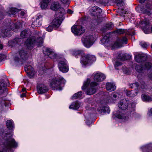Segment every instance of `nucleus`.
<instances>
[{
    "label": "nucleus",
    "instance_id": "37998d69",
    "mask_svg": "<svg viewBox=\"0 0 152 152\" xmlns=\"http://www.w3.org/2000/svg\"><path fill=\"white\" fill-rule=\"evenodd\" d=\"M127 109V112L128 113V114L129 113L130 114L132 113L133 114L135 110L134 108L132 107H128V108Z\"/></svg>",
    "mask_w": 152,
    "mask_h": 152
},
{
    "label": "nucleus",
    "instance_id": "c85d7f7f",
    "mask_svg": "<svg viewBox=\"0 0 152 152\" xmlns=\"http://www.w3.org/2000/svg\"><path fill=\"white\" fill-rule=\"evenodd\" d=\"M115 88L116 86L112 83H108L106 84V88L110 92L114 91L115 90Z\"/></svg>",
    "mask_w": 152,
    "mask_h": 152
},
{
    "label": "nucleus",
    "instance_id": "a18cd8bd",
    "mask_svg": "<svg viewBox=\"0 0 152 152\" xmlns=\"http://www.w3.org/2000/svg\"><path fill=\"white\" fill-rule=\"evenodd\" d=\"M110 0H99L100 3L105 5L107 4L109 2Z\"/></svg>",
    "mask_w": 152,
    "mask_h": 152
},
{
    "label": "nucleus",
    "instance_id": "de8ad7c7",
    "mask_svg": "<svg viewBox=\"0 0 152 152\" xmlns=\"http://www.w3.org/2000/svg\"><path fill=\"white\" fill-rule=\"evenodd\" d=\"M63 4L69 5L70 3V0H60Z\"/></svg>",
    "mask_w": 152,
    "mask_h": 152
},
{
    "label": "nucleus",
    "instance_id": "dca6fc26",
    "mask_svg": "<svg viewBox=\"0 0 152 152\" xmlns=\"http://www.w3.org/2000/svg\"><path fill=\"white\" fill-rule=\"evenodd\" d=\"M134 58L137 62L142 63L146 61L147 59V56L145 54H138L135 56Z\"/></svg>",
    "mask_w": 152,
    "mask_h": 152
},
{
    "label": "nucleus",
    "instance_id": "0eeeda50",
    "mask_svg": "<svg viewBox=\"0 0 152 152\" xmlns=\"http://www.w3.org/2000/svg\"><path fill=\"white\" fill-rule=\"evenodd\" d=\"M14 124L12 120H10V152H13V150L12 148H16L18 146V143L15 139L12 138L11 136L13 135L12 129L14 128Z\"/></svg>",
    "mask_w": 152,
    "mask_h": 152
},
{
    "label": "nucleus",
    "instance_id": "680f3d73",
    "mask_svg": "<svg viewBox=\"0 0 152 152\" xmlns=\"http://www.w3.org/2000/svg\"><path fill=\"white\" fill-rule=\"evenodd\" d=\"M25 96L26 94L24 93H23L20 95V96L21 97H25Z\"/></svg>",
    "mask_w": 152,
    "mask_h": 152
},
{
    "label": "nucleus",
    "instance_id": "cd10ccee",
    "mask_svg": "<svg viewBox=\"0 0 152 152\" xmlns=\"http://www.w3.org/2000/svg\"><path fill=\"white\" fill-rule=\"evenodd\" d=\"M115 116L118 119L124 120L127 119L128 118L125 114L119 111H117L116 114H115Z\"/></svg>",
    "mask_w": 152,
    "mask_h": 152
},
{
    "label": "nucleus",
    "instance_id": "ddd939ff",
    "mask_svg": "<svg viewBox=\"0 0 152 152\" xmlns=\"http://www.w3.org/2000/svg\"><path fill=\"white\" fill-rule=\"evenodd\" d=\"M127 39L125 37H124L122 39L118 38L114 44V46L119 48L122 46L123 43H127Z\"/></svg>",
    "mask_w": 152,
    "mask_h": 152
},
{
    "label": "nucleus",
    "instance_id": "f3484780",
    "mask_svg": "<svg viewBox=\"0 0 152 152\" xmlns=\"http://www.w3.org/2000/svg\"><path fill=\"white\" fill-rule=\"evenodd\" d=\"M38 93L39 94H42L47 92L48 89V87L43 84H39L37 86Z\"/></svg>",
    "mask_w": 152,
    "mask_h": 152
},
{
    "label": "nucleus",
    "instance_id": "2eb2a0df",
    "mask_svg": "<svg viewBox=\"0 0 152 152\" xmlns=\"http://www.w3.org/2000/svg\"><path fill=\"white\" fill-rule=\"evenodd\" d=\"M61 8L64 9L61 7V4L57 2H54L52 3L50 6V9L53 11H58L56 15H61Z\"/></svg>",
    "mask_w": 152,
    "mask_h": 152
},
{
    "label": "nucleus",
    "instance_id": "58836bf2",
    "mask_svg": "<svg viewBox=\"0 0 152 152\" xmlns=\"http://www.w3.org/2000/svg\"><path fill=\"white\" fill-rule=\"evenodd\" d=\"M143 66L145 70H148L152 67V64L150 62H147Z\"/></svg>",
    "mask_w": 152,
    "mask_h": 152
},
{
    "label": "nucleus",
    "instance_id": "603ef678",
    "mask_svg": "<svg viewBox=\"0 0 152 152\" xmlns=\"http://www.w3.org/2000/svg\"><path fill=\"white\" fill-rule=\"evenodd\" d=\"M4 18V14L3 12L0 10V20L3 19Z\"/></svg>",
    "mask_w": 152,
    "mask_h": 152
},
{
    "label": "nucleus",
    "instance_id": "ea45409f",
    "mask_svg": "<svg viewBox=\"0 0 152 152\" xmlns=\"http://www.w3.org/2000/svg\"><path fill=\"white\" fill-rule=\"evenodd\" d=\"M126 30L122 29H117L114 31V33H116L118 34H123L126 32Z\"/></svg>",
    "mask_w": 152,
    "mask_h": 152
},
{
    "label": "nucleus",
    "instance_id": "bf43d9fd",
    "mask_svg": "<svg viewBox=\"0 0 152 152\" xmlns=\"http://www.w3.org/2000/svg\"><path fill=\"white\" fill-rule=\"evenodd\" d=\"M6 126L7 128L8 129H10V120H7L6 123Z\"/></svg>",
    "mask_w": 152,
    "mask_h": 152
},
{
    "label": "nucleus",
    "instance_id": "7c9ffc66",
    "mask_svg": "<svg viewBox=\"0 0 152 152\" xmlns=\"http://www.w3.org/2000/svg\"><path fill=\"white\" fill-rule=\"evenodd\" d=\"M31 34L29 31L24 30L22 31L20 34V36L22 38H25L30 36Z\"/></svg>",
    "mask_w": 152,
    "mask_h": 152
},
{
    "label": "nucleus",
    "instance_id": "e2e57ef3",
    "mask_svg": "<svg viewBox=\"0 0 152 152\" xmlns=\"http://www.w3.org/2000/svg\"><path fill=\"white\" fill-rule=\"evenodd\" d=\"M139 2L141 3H142L145 2L146 0H139Z\"/></svg>",
    "mask_w": 152,
    "mask_h": 152
},
{
    "label": "nucleus",
    "instance_id": "7ed1b4c3",
    "mask_svg": "<svg viewBox=\"0 0 152 152\" xmlns=\"http://www.w3.org/2000/svg\"><path fill=\"white\" fill-rule=\"evenodd\" d=\"M43 39L41 37L36 39L35 37H32L27 39L26 42V46L28 49H31L34 46V44L37 43L38 46H41L43 43Z\"/></svg>",
    "mask_w": 152,
    "mask_h": 152
},
{
    "label": "nucleus",
    "instance_id": "774afa93",
    "mask_svg": "<svg viewBox=\"0 0 152 152\" xmlns=\"http://www.w3.org/2000/svg\"><path fill=\"white\" fill-rule=\"evenodd\" d=\"M149 113H151V114H149V115H152V108H151L149 111Z\"/></svg>",
    "mask_w": 152,
    "mask_h": 152
},
{
    "label": "nucleus",
    "instance_id": "6e6552de",
    "mask_svg": "<svg viewBox=\"0 0 152 152\" xmlns=\"http://www.w3.org/2000/svg\"><path fill=\"white\" fill-rule=\"evenodd\" d=\"M81 40L84 46L87 48H90L94 42V37L91 35L84 37Z\"/></svg>",
    "mask_w": 152,
    "mask_h": 152
},
{
    "label": "nucleus",
    "instance_id": "2f4dec72",
    "mask_svg": "<svg viewBox=\"0 0 152 152\" xmlns=\"http://www.w3.org/2000/svg\"><path fill=\"white\" fill-rule=\"evenodd\" d=\"M80 107L79 102L78 101H76L72 103L70 106L69 108L74 110H77Z\"/></svg>",
    "mask_w": 152,
    "mask_h": 152
},
{
    "label": "nucleus",
    "instance_id": "1a4fd4ad",
    "mask_svg": "<svg viewBox=\"0 0 152 152\" xmlns=\"http://www.w3.org/2000/svg\"><path fill=\"white\" fill-rule=\"evenodd\" d=\"M142 25V29L145 33L148 34L150 31L149 21L146 18H145L140 22Z\"/></svg>",
    "mask_w": 152,
    "mask_h": 152
},
{
    "label": "nucleus",
    "instance_id": "b1692460",
    "mask_svg": "<svg viewBox=\"0 0 152 152\" xmlns=\"http://www.w3.org/2000/svg\"><path fill=\"white\" fill-rule=\"evenodd\" d=\"M97 111L100 114H102L106 113H109L110 112L109 108L107 106L99 107L97 108Z\"/></svg>",
    "mask_w": 152,
    "mask_h": 152
},
{
    "label": "nucleus",
    "instance_id": "6e6d98bb",
    "mask_svg": "<svg viewBox=\"0 0 152 152\" xmlns=\"http://www.w3.org/2000/svg\"><path fill=\"white\" fill-rule=\"evenodd\" d=\"M141 83V87L142 89L145 88H146V86H145V83L143 81H141V82H140Z\"/></svg>",
    "mask_w": 152,
    "mask_h": 152
},
{
    "label": "nucleus",
    "instance_id": "f257e3e1",
    "mask_svg": "<svg viewBox=\"0 0 152 152\" xmlns=\"http://www.w3.org/2000/svg\"><path fill=\"white\" fill-rule=\"evenodd\" d=\"M72 54L75 56H81V63L85 66L87 64H90L96 60V57L93 55L88 54L83 56L84 53L83 51L82 50H74L72 52Z\"/></svg>",
    "mask_w": 152,
    "mask_h": 152
},
{
    "label": "nucleus",
    "instance_id": "423d86ee",
    "mask_svg": "<svg viewBox=\"0 0 152 152\" xmlns=\"http://www.w3.org/2000/svg\"><path fill=\"white\" fill-rule=\"evenodd\" d=\"M61 15H56L57 17L54 18L51 23V24L54 28H57L59 27L64 17V15L66 14L65 11L64 9L61 8Z\"/></svg>",
    "mask_w": 152,
    "mask_h": 152
},
{
    "label": "nucleus",
    "instance_id": "473e14b6",
    "mask_svg": "<svg viewBox=\"0 0 152 152\" xmlns=\"http://www.w3.org/2000/svg\"><path fill=\"white\" fill-rule=\"evenodd\" d=\"M141 98L144 101L148 102L152 101V98L151 96L145 94H142V95Z\"/></svg>",
    "mask_w": 152,
    "mask_h": 152
},
{
    "label": "nucleus",
    "instance_id": "338daca9",
    "mask_svg": "<svg viewBox=\"0 0 152 152\" xmlns=\"http://www.w3.org/2000/svg\"><path fill=\"white\" fill-rule=\"evenodd\" d=\"M3 48V44L1 43L0 44V50L2 49Z\"/></svg>",
    "mask_w": 152,
    "mask_h": 152
},
{
    "label": "nucleus",
    "instance_id": "412c9836",
    "mask_svg": "<svg viewBox=\"0 0 152 152\" xmlns=\"http://www.w3.org/2000/svg\"><path fill=\"white\" fill-rule=\"evenodd\" d=\"M10 133L7 132L5 133V136L4 137V138L7 141V144L4 145V148H3V150L5 152H9L10 151Z\"/></svg>",
    "mask_w": 152,
    "mask_h": 152
},
{
    "label": "nucleus",
    "instance_id": "f03ea898",
    "mask_svg": "<svg viewBox=\"0 0 152 152\" xmlns=\"http://www.w3.org/2000/svg\"><path fill=\"white\" fill-rule=\"evenodd\" d=\"M102 12V9L97 6L92 7L89 9V14L92 17L93 20L92 23L95 26H97L102 22V18L100 17Z\"/></svg>",
    "mask_w": 152,
    "mask_h": 152
},
{
    "label": "nucleus",
    "instance_id": "a19ab883",
    "mask_svg": "<svg viewBox=\"0 0 152 152\" xmlns=\"http://www.w3.org/2000/svg\"><path fill=\"white\" fill-rule=\"evenodd\" d=\"M129 86L130 88H133L135 87L136 88H135V89H136V90H138V88L139 86V84L138 83L136 82L134 83L129 84Z\"/></svg>",
    "mask_w": 152,
    "mask_h": 152
},
{
    "label": "nucleus",
    "instance_id": "aec40b11",
    "mask_svg": "<svg viewBox=\"0 0 152 152\" xmlns=\"http://www.w3.org/2000/svg\"><path fill=\"white\" fill-rule=\"evenodd\" d=\"M25 71L29 75L30 77L34 76V71L31 66L29 64H26L24 67Z\"/></svg>",
    "mask_w": 152,
    "mask_h": 152
},
{
    "label": "nucleus",
    "instance_id": "09e8293b",
    "mask_svg": "<svg viewBox=\"0 0 152 152\" xmlns=\"http://www.w3.org/2000/svg\"><path fill=\"white\" fill-rule=\"evenodd\" d=\"M122 64L121 62L119 61H116L115 63V64L114 65L115 67V69L117 70L118 69L116 67H118L119 66H121L122 65Z\"/></svg>",
    "mask_w": 152,
    "mask_h": 152
},
{
    "label": "nucleus",
    "instance_id": "39448f33",
    "mask_svg": "<svg viewBox=\"0 0 152 152\" xmlns=\"http://www.w3.org/2000/svg\"><path fill=\"white\" fill-rule=\"evenodd\" d=\"M20 58L18 57H15L14 60L16 62H20L21 64H26L27 62L28 64H30V61H28V56L27 53L23 50H21L19 51Z\"/></svg>",
    "mask_w": 152,
    "mask_h": 152
},
{
    "label": "nucleus",
    "instance_id": "c9c22d12",
    "mask_svg": "<svg viewBox=\"0 0 152 152\" xmlns=\"http://www.w3.org/2000/svg\"><path fill=\"white\" fill-rule=\"evenodd\" d=\"M91 82V80L90 78H87L86 81H85L83 84V86L82 87V89L83 90L87 88L89 86Z\"/></svg>",
    "mask_w": 152,
    "mask_h": 152
},
{
    "label": "nucleus",
    "instance_id": "4be33fe9",
    "mask_svg": "<svg viewBox=\"0 0 152 152\" xmlns=\"http://www.w3.org/2000/svg\"><path fill=\"white\" fill-rule=\"evenodd\" d=\"M6 84L3 80L0 82V94L7 93V90L6 88Z\"/></svg>",
    "mask_w": 152,
    "mask_h": 152
},
{
    "label": "nucleus",
    "instance_id": "6ab92c4d",
    "mask_svg": "<svg viewBox=\"0 0 152 152\" xmlns=\"http://www.w3.org/2000/svg\"><path fill=\"white\" fill-rule=\"evenodd\" d=\"M129 102L126 99L121 100L118 104L119 108L123 110H125L128 107Z\"/></svg>",
    "mask_w": 152,
    "mask_h": 152
},
{
    "label": "nucleus",
    "instance_id": "3c124183",
    "mask_svg": "<svg viewBox=\"0 0 152 152\" xmlns=\"http://www.w3.org/2000/svg\"><path fill=\"white\" fill-rule=\"evenodd\" d=\"M142 149L143 151L145 152H148L149 151L148 146H146L142 147Z\"/></svg>",
    "mask_w": 152,
    "mask_h": 152
},
{
    "label": "nucleus",
    "instance_id": "5701e85b",
    "mask_svg": "<svg viewBox=\"0 0 152 152\" xmlns=\"http://www.w3.org/2000/svg\"><path fill=\"white\" fill-rule=\"evenodd\" d=\"M131 56L126 54L120 53L118 54L117 58L121 61H125L130 59Z\"/></svg>",
    "mask_w": 152,
    "mask_h": 152
},
{
    "label": "nucleus",
    "instance_id": "bb28decb",
    "mask_svg": "<svg viewBox=\"0 0 152 152\" xmlns=\"http://www.w3.org/2000/svg\"><path fill=\"white\" fill-rule=\"evenodd\" d=\"M20 23L19 22H17L10 26V29L17 32L20 28Z\"/></svg>",
    "mask_w": 152,
    "mask_h": 152
},
{
    "label": "nucleus",
    "instance_id": "c03bdc74",
    "mask_svg": "<svg viewBox=\"0 0 152 152\" xmlns=\"http://www.w3.org/2000/svg\"><path fill=\"white\" fill-rule=\"evenodd\" d=\"M115 3L118 7L123 6L124 4L123 0H115Z\"/></svg>",
    "mask_w": 152,
    "mask_h": 152
},
{
    "label": "nucleus",
    "instance_id": "f704fd0d",
    "mask_svg": "<svg viewBox=\"0 0 152 152\" xmlns=\"http://www.w3.org/2000/svg\"><path fill=\"white\" fill-rule=\"evenodd\" d=\"M135 69L138 72H142L145 70L143 66L142 65H137L135 66Z\"/></svg>",
    "mask_w": 152,
    "mask_h": 152
},
{
    "label": "nucleus",
    "instance_id": "4468645a",
    "mask_svg": "<svg viewBox=\"0 0 152 152\" xmlns=\"http://www.w3.org/2000/svg\"><path fill=\"white\" fill-rule=\"evenodd\" d=\"M98 83L95 82H92L90 83V87L87 90L86 93L88 95H91L95 93L96 89L94 87L96 86Z\"/></svg>",
    "mask_w": 152,
    "mask_h": 152
},
{
    "label": "nucleus",
    "instance_id": "052dcab7",
    "mask_svg": "<svg viewBox=\"0 0 152 152\" xmlns=\"http://www.w3.org/2000/svg\"><path fill=\"white\" fill-rule=\"evenodd\" d=\"M67 13L69 14H72L73 13V12L72 10L68 9L67 11Z\"/></svg>",
    "mask_w": 152,
    "mask_h": 152
},
{
    "label": "nucleus",
    "instance_id": "20e7f679",
    "mask_svg": "<svg viewBox=\"0 0 152 152\" xmlns=\"http://www.w3.org/2000/svg\"><path fill=\"white\" fill-rule=\"evenodd\" d=\"M65 82V80L62 77L53 79L50 83V86L53 89L61 90Z\"/></svg>",
    "mask_w": 152,
    "mask_h": 152
},
{
    "label": "nucleus",
    "instance_id": "49530a36",
    "mask_svg": "<svg viewBox=\"0 0 152 152\" xmlns=\"http://www.w3.org/2000/svg\"><path fill=\"white\" fill-rule=\"evenodd\" d=\"M54 27L51 24L50 25H49L48 27L46 28V30L49 32L51 31Z\"/></svg>",
    "mask_w": 152,
    "mask_h": 152
},
{
    "label": "nucleus",
    "instance_id": "e433bc0d",
    "mask_svg": "<svg viewBox=\"0 0 152 152\" xmlns=\"http://www.w3.org/2000/svg\"><path fill=\"white\" fill-rule=\"evenodd\" d=\"M2 33L3 34V36L4 37H8L10 35V28H8L3 30L2 31Z\"/></svg>",
    "mask_w": 152,
    "mask_h": 152
},
{
    "label": "nucleus",
    "instance_id": "f8f14e48",
    "mask_svg": "<svg viewBox=\"0 0 152 152\" xmlns=\"http://www.w3.org/2000/svg\"><path fill=\"white\" fill-rule=\"evenodd\" d=\"M43 52L45 56L52 59H55L57 55L50 48H45L44 50H43Z\"/></svg>",
    "mask_w": 152,
    "mask_h": 152
},
{
    "label": "nucleus",
    "instance_id": "4d7b16f0",
    "mask_svg": "<svg viewBox=\"0 0 152 152\" xmlns=\"http://www.w3.org/2000/svg\"><path fill=\"white\" fill-rule=\"evenodd\" d=\"M143 12L144 13H145V14H147V15H150L151 14V13H150V11L149 10H146V9H145V10H144L143 11Z\"/></svg>",
    "mask_w": 152,
    "mask_h": 152
},
{
    "label": "nucleus",
    "instance_id": "79ce46f5",
    "mask_svg": "<svg viewBox=\"0 0 152 152\" xmlns=\"http://www.w3.org/2000/svg\"><path fill=\"white\" fill-rule=\"evenodd\" d=\"M18 11V9L15 8H10V15H15Z\"/></svg>",
    "mask_w": 152,
    "mask_h": 152
},
{
    "label": "nucleus",
    "instance_id": "0e129e2a",
    "mask_svg": "<svg viewBox=\"0 0 152 152\" xmlns=\"http://www.w3.org/2000/svg\"><path fill=\"white\" fill-rule=\"evenodd\" d=\"M20 14L22 16H23L25 15V12L23 11H21Z\"/></svg>",
    "mask_w": 152,
    "mask_h": 152
},
{
    "label": "nucleus",
    "instance_id": "a211bd4d",
    "mask_svg": "<svg viewBox=\"0 0 152 152\" xmlns=\"http://www.w3.org/2000/svg\"><path fill=\"white\" fill-rule=\"evenodd\" d=\"M42 16L41 15L38 16L36 18V20L33 22L31 26L34 28L37 27H39L42 25L41 21L42 20Z\"/></svg>",
    "mask_w": 152,
    "mask_h": 152
},
{
    "label": "nucleus",
    "instance_id": "5fc2aeb1",
    "mask_svg": "<svg viewBox=\"0 0 152 152\" xmlns=\"http://www.w3.org/2000/svg\"><path fill=\"white\" fill-rule=\"evenodd\" d=\"M146 7L148 9H152V5H151V3H148L146 5Z\"/></svg>",
    "mask_w": 152,
    "mask_h": 152
},
{
    "label": "nucleus",
    "instance_id": "9b49d317",
    "mask_svg": "<svg viewBox=\"0 0 152 152\" xmlns=\"http://www.w3.org/2000/svg\"><path fill=\"white\" fill-rule=\"evenodd\" d=\"M58 65L60 70L62 72H66L68 71L69 68L65 59H64L63 61H60Z\"/></svg>",
    "mask_w": 152,
    "mask_h": 152
},
{
    "label": "nucleus",
    "instance_id": "8fccbe9b",
    "mask_svg": "<svg viewBox=\"0 0 152 152\" xmlns=\"http://www.w3.org/2000/svg\"><path fill=\"white\" fill-rule=\"evenodd\" d=\"M7 56L3 54H0V62L2 61L4 59L6 58Z\"/></svg>",
    "mask_w": 152,
    "mask_h": 152
},
{
    "label": "nucleus",
    "instance_id": "393cba45",
    "mask_svg": "<svg viewBox=\"0 0 152 152\" xmlns=\"http://www.w3.org/2000/svg\"><path fill=\"white\" fill-rule=\"evenodd\" d=\"M105 78V76L102 73H97L94 75V80L95 81L100 82Z\"/></svg>",
    "mask_w": 152,
    "mask_h": 152
},
{
    "label": "nucleus",
    "instance_id": "72a5a7b5",
    "mask_svg": "<svg viewBox=\"0 0 152 152\" xmlns=\"http://www.w3.org/2000/svg\"><path fill=\"white\" fill-rule=\"evenodd\" d=\"M111 23V22L106 24V25L103 27L102 30L104 32L112 28L113 26L112 24Z\"/></svg>",
    "mask_w": 152,
    "mask_h": 152
},
{
    "label": "nucleus",
    "instance_id": "4c0bfd02",
    "mask_svg": "<svg viewBox=\"0 0 152 152\" xmlns=\"http://www.w3.org/2000/svg\"><path fill=\"white\" fill-rule=\"evenodd\" d=\"M82 95V92L80 91L78 92L75 94L72 97L73 99H76L78 98H80Z\"/></svg>",
    "mask_w": 152,
    "mask_h": 152
},
{
    "label": "nucleus",
    "instance_id": "c756f323",
    "mask_svg": "<svg viewBox=\"0 0 152 152\" xmlns=\"http://www.w3.org/2000/svg\"><path fill=\"white\" fill-rule=\"evenodd\" d=\"M51 0H43L40 3L41 7L42 9H45L47 7Z\"/></svg>",
    "mask_w": 152,
    "mask_h": 152
},
{
    "label": "nucleus",
    "instance_id": "9d476101",
    "mask_svg": "<svg viewBox=\"0 0 152 152\" xmlns=\"http://www.w3.org/2000/svg\"><path fill=\"white\" fill-rule=\"evenodd\" d=\"M71 30L75 35H80L85 31L84 28L80 26H74L71 28Z\"/></svg>",
    "mask_w": 152,
    "mask_h": 152
},
{
    "label": "nucleus",
    "instance_id": "69168bd1",
    "mask_svg": "<svg viewBox=\"0 0 152 152\" xmlns=\"http://www.w3.org/2000/svg\"><path fill=\"white\" fill-rule=\"evenodd\" d=\"M82 18L83 20H84L86 21L88 19V18L87 17H85L83 18Z\"/></svg>",
    "mask_w": 152,
    "mask_h": 152
},
{
    "label": "nucleus",
    "instance_id": "13d9d810",
    "mask_svg": "<svg viewBox=\"0 0 152 152\" xmlns=\"http://www.w3.org/2000/svg\"><path fill=\"white\" fill-rule=\"evenodd\" d=\"M20 39L18 38H16L14 40V41H13L14 42H14V43H18V44H19V42L20 41Z\"/></svg>",
    "mask_w": 152,
    "mask_h": 152
},
{
    "label": "nucleus",
    "instance_id": "a878e982",
    "mask_svg": "<svg viewBox=\"0 0 152 152\" xmlns=\"http://www.w3.org/2000/svg\"><path fill=\"white\" fill-rule=\"evenodd\" d=\"M125 92L126 93V95L129 97H134L136 96L139 92L138 90L135 89V91L132 90L128 91L127 90H124Z\"/></svg>",
    "mask_w": 152,
    "mask_h": 152
},
{
    "label": "nucleus",
    "instance_id": "864d4df0",
    "mask_svg": "<svg viewBox=\"0 0 152 152\" xmlns=\"http://www.w3.org/2000/svg\"><path fill=\"white\" fill-rule=\"evenodd\" d=\"M141 45L143 48H146L148 47V44L145 42H141Z\"/></svg>",
    "mask_w": 152,
    "mask_h": 152
}]
</instances>
